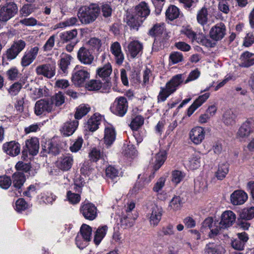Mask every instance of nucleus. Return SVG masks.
Returning a JSON list of instances; mask_svg holds the SVG:
<instances>
[{
    "instance_id": "e2e57ef3",
    "label": "nucleus",
    "mask_w": 254,
    "mask_h": 254,
    "mask_svg": "<svg viewBox=\"0 0 254 254\" xmlns=\"http://www.w3.org/2000/svg\"><path fill=\"white\" fill-rule=\"evenodd\" d=\"M83 140L82 137H78L70 146L69 149L72 152H77L81 148Z\"/></svg>"
},
{
    "instance_id": "bb28decb",
    "label": "nucleus",
    "mask_w": 254,
    "mask_h": 254,
    "mask_svg": "<svg viewBox=\"0 0 254 254\" xmlns=\"http://www.w3.org/2000/svg\"><path fill=\"white\" fill-rule=\"evenodd\" d=\"M25 145L30 154L35 155L38 153L39 149V143L37 137H32L26 140Z\"/></svg>"
},
{
    "instance_id": "338daca9",
    "label": "nucleus",
    "mask_w": 254,
    "mask_h": 254,
    "mask_svg": "<svg viewBox=\"0 0 254 254\" xmlns=\"http://www.w3.org/2000/svg\"><path fill=\"white\" fill-rule=\"evenodd\" d=\"M169 59L173 64H176L182 61L183 56L181 53L174 52L170 54Z\"/></svg>"
},
{
    "instance_id": "a18cd8bd",
    "label": "nucleus",
    "mask_w": 254,
    "mask_h": 254,
    "mask_svg": "<svg viewBox=\"0 0 254 254\" xmlns=\"http://www.w3.org/2000/svg\"><path fill=\"white\" fill-rule=\"evenodd\" d=\"M108 230L107 226L99 227L96 231L94 241L96 245H99L106 234Z\"/></svg>"
},
{
    "instance_id": "72a5a7b5",
    "label": "nucleus",
    "mask_w": 254,
    "mask_h": 254,
    "mask_svg": "<svg viewBox=\"0 0 254 254\" xmlns=\"http://www.w3.org/2000/svg\"><path fill=\"white\" fill-rule=\"evenodd\" d=\"M254 54L249 52L243 53L240 57V65L243 67H249L254 64V59L251 58Z\"/></svg>"
},
{
    "instance_id": "7ed1b4c3",
    "label": "nucleus",
    "mask_w": 254,
    "mask_h": 254,
    "mask_svg": "<svg viewBox=\"0 0 254 254\" xmlns=\"http://www.w3.org/2000/svg\"><path fill=\"white\" fill-rule=\"evenodd\" d=\"M89 78L90 72L86 67L79 65L75 66L71 76V81L75 85L82 86Z\"/></svg>"
},
{
    "instance_id": "49530a36",
    "label": "nucleus",
    "mask_w": 254,
    "mask_h": 254,
    "mask_svg": "<svg viewBox=\"0 0 254 254\" xmlns=\"http://www.w3.org/2000/svg\"><path fill=\"white\" fill-rule=\"evenodd\" d=\"M180 14L179 8L175 5L169 6L166 11V16L170 20L178 18Z\"/></svg>"
},
{
    "instance_id": "052dcab7",
    "label": "nucleus",
    "mask_w": 254,
    "mask_h": 254,
    "mask_svg": "<svg viewBox=\"0 0 254 254\" xmlns=\"http://www.w3.org/2000/svg\"><path fill=\"white\" fill-rule=\"evenodd\" d=\"M102 86L101 82L99 80H91L87 84V88L89 90H99Z\"/></svg>"
},
{
    "instance_id": "39448f33",
    "label": "nucleus",
    "mask_w": 254,
    "mask_h": 254,
    "mask_svg": "<svg viewBox=\"0 0 254 254\" xmlns=\"http://www.w3.org/2000/svg\"><path fill=\"white\" fill-rule=\"evenodd\" d=\"M254 130V118H250L239 127L236 137L240 140L247 138Z\"/></svg>"
},
{
    "instance_id": "4468645a",
    "label": "nucleus",
    "mask_w": 254,
    "mask_h": 254,
    "mask_svg": "<svg viewBox=\"0 0 254 254\" xmlns=\"http://www.w3.org/2000/svg\"><path fill=\"white\" fill-rule=\"evenodd\" d=\"M39 50V49L37 46H35L27 50L21 58V65L23 67H26L30 65L36 58Z\"/></svg>"
},
{
    "instance_id": "423d86ee",
    "label": "nucleus",
    "mask_w": 254,
    "mask_h": 254,
    "mask_svg": "<svg viewBox=\"0 0 254 254\" xmlns=\"http://www.w3.org/2000/svg\"><path fill=\"white\" fill-rule=\"evenodd\" d=\"M18 12V7L14 2H9L0 7V21L6 22Z\"/></svg>"
},
{
    "instance_id": "ea45409f",
    "label": "nucleus",
    "mask_w": 254,
    "mask_h": 254,
    "mask_svg": "<svg viewBox=\"0 0 254 254\" xmlns=\"http://www.w3.org/2000/svg\"><path fill=\"white\" fill-rule=\"evenodd\" d=\"M13 184L15 188L19 189L25 181V177L23 173L16 172L12 176Z\"/></svg>"
},
{
    "instance_id": "b1692460",
    "label": "nucleus",
    "mask_w": 254,
    "mask_h": 254,
    "mask_svg": "<svg viewBox=\"0 0 254 254\" xmlns=\"http://www.w3.org/2000/svg\"><path fill=\"white\" fill-rule=\"evenodd\" d=\"M78 124L77 120L67 122L62 127L60 131L64 136H69L74 132Z\"/></svg>"
},
{
    "instance_id": "dca6fc26",
    "label": "nucleus",
    "mask_w": 254,
    "mask_h": 254,
    "mask_svg": "<svg viewBox=\"0 0 254 254\" xmlns=\"http://www.w3.org/2000/svg\"><path fill=\"white\" fill-rule=\"evenodd\" d=\"M35 71L38 75L51 78L55 75V65L49 64H41L37 66Z\"/></svg>"
},
{
    "instance_id": "864d4df0",
    "label": "nucleus",
    "mask_w": 254,
    "mask_h": 254,
    "mask_svg": "<svg viewBox=\"0 0 254 254\" xmlns=\"http://www.w3.org/2000/svg\"><path fill=\"white\" fill-rule=\"evenodd\" d=\"M143 118L140 116H137L132 120L130 124V127L132 130H137L143 125Z\"/></svg>"
},
{
    "instance_id": "ddd939ff",
    "label": "nucleus",
    "mask_w": 254,
    "mask_h": 254,
    "mask_svg": "<svg viewBox=\"0 0 254 254\" xmlns=\"http://www.w3.org/2000/svg\"><path fill=\"white\" fill-rule=\"evenodd\" d=\"M116 131L114 127L110 124H106L105 125L104 131V142L105 145L110 147L116 140Z\"/></svg>"
},
{
    "instance_id": "c85d7f7f",
    "label": "nucleus",
    "mask_w": 254,
    "mask_h": 254,
    "mask_svg": "<svg viewBox=\"0 0 254 254\" xmlns=\"http://www.w3.org/2000/svg\"><path fill=\"white\" fill-rule=\"evenodd\" d=\"M71 59L72 57L69 55L65 54H62L61 55V59L58 63V65L63 73H67Z\"/></svg>"
},
{
    "instance_id": "a19ab883",
    "label": "nucleus",
    "mask_w": 254,
    "mask_h": 254,
    "mask_svg": "<svg viewBox=\"0 0 254 254\" xmlns=\"http://www.w3.org/2000/svg\"><path fill=\"white\" fill-rule=\"evenodd\" d=\"M165 182L166 178L164 177H161L155 183L153 188V191L157 193L158 197L161 200H164L166 198L165 196H163L161 193H160V191L165 185Z\"/></svg>"
},
{
    "instance_id": "8fccbe9b",
    "label": "nucleus",
    "mask_w": 254,
    "mask_h": 254,
    "mask_svg": "<svg viewBox=\"0 0 254 254\" xmlns=\"http://www.w3.org/2000/svg\"><path fill=\"white\" fill-rule=\"evenodd\" d=\"M242 219L251 220L254 218V206L247 207L244 208L240 214Z\"/></svg>"
},
{
    "instance_id": "c9c22d12",
    "label": "nucleus",
    "mask_w": 254,
    "mask_h": 254,
    "mask_svg": "<svg viewBox=\"0 0 254 254\" xmlns=\"http://www.w3.org/2000/svg\"><path fill=\"white\" fill-rule=\"evenodd\" d=\"M112 71V66L109 63H107L103 66L98 68L96 70V73L100 77L105 79L109 77Z\"/></svg>"
},
{
    "instance_id": "13d9d810",
    "label": "nucleus",
    "mask_w": 254,
    "mask_h": 254,
    "mask_svg": "<svg viewBox=\"0 0 254 254\" xmlns=\"http://www.w3.org/2000/svg\"><path fill=\"white\" fill-rule=\"evenodd\" d=\"M22 84L18 82L12 84L8 88V92L11 96H15L18 94L21 90Z\"/></svg>"
},
{
    "instance_id": "69168bd1",
    "label": "nucleus",
    "mask_w": 254,
    "mask_h": 254,
    "mask_svg": "<svg viewBox=\"0 0 254 254\" xmlns=\"http://www.w3.org/2000/svg\"><path fill=\"white\" fill-rule=\"evenodd\" d=\"M89 157L93 161H97L103 156V153L97 148H93L89 153Z\"/></svg>"
},
{
    "instance_id": "37998d69",
    "label": "nucleus",
    "mask_w": 254,
    "mask_h": 254,
    "mask_svg": "<svg viewBox=\"0 0 254 254\" xmlns=\"http://www.w3.org/2000/svg\"><path fill=\"white\" fill-rule=\"evenodd\" d=\"M78 19L75 17H71L66 19L65 21L60 22L56 25L55 28H63L66 27L79 25Z\"/></svg>"
},
{
    "instance_id": "9d476101",
    "label": "nucleus",
    "mask_w": 254,
    "mask_h": 254,
    "mask_svg": "<svg viewBox=\"0 0 254 254\" xmlns=\"http://www.w3.org/2000/svg\"><path fill=\"white\" fill-rule=\"evenodd\" d=\"M189 135L190 139L194 144L199 145L205 138V131L203 127L196 126L190 129Z\"/></svg>"
},
{
    "instance_id": "f3484780",
    "label": "nucleus",
    "mask_w": 254,
    "mask_h": 254,
    "mask_svg": "<svg viewBox=\"0 0 254 254\" xmlns=\"http://www.w3.org/2000/svg\"><path fill=\"white\" fill-rule=\"evenodd\" d=\"M143 47L141 42L138 40H133L128 44L127 52L131 58H134L141 55Z\"/></svg>"
},
{
    "instance_id": "6ab92c4d",
    "label": "nucleus",
    "mask_w": 254,
    "mask_h": 254,
    "mask_svg": "<svg viewBox=\"0 0 254 254\" xmlns=\"http://www.w3.org/2000/svg\"><path fill=\"white\" fill-rule=\"evenodd\" d=\"M210 37L215 41H219L226 34V27L223 23H219L213 26L210 30Z\"/></svg>"
},
{
    "instance_id": "4c0bfd02",
    "label": "nucleus",
    "mask_w": 254,
    "mask_h": 254,
    "mask_svg": "<svg viewBox=\"0 0 254 254\" xmlns=\"http://www.w3.org/2000/svg\"><path fill=\"white\" fill-rule=\"evenodd\" d=\"M90 111V107L88 104H82L76 108L74 117L77 120L81 119Z\"/></svg>"
},
{
    "instance_id": "5701e85b",
    "label": "nucleus",
    "mask_w": 254,
    "mask_h": 254,
    "mask_svg": "<svg viewBox=\"0 0 254 254\" xmlns=\"http://www.w3.org/2000/svg\"><path fill=\"white\" fill-rule=\"evenodd\" d=\"M230 199L231 202L233 205H242L247 201L248 195L242 190H237L231 194Z\"/></svg>"
},
{
    "instance_id": "58836bf2",
    "label": "nucleus",
    "mask_w": 254,
    "mask_h": 254,
    "mask_svg": "<svg viewBox=\"0 0 254 254\" xmlns=\"http://www.w3.org/2000/svg\"><path fill=\"white\" fill-rule=\"evenodd\" d=\"M182 200L179 196H174L169 202L168 209L169 211H176L182 207Z\"/></svg>"
},
{
    "instance_id": "de8ad7c7",
    "label": "nucleus",
    "mask_w": 254,
    "mask_h": 254,
    "mask_svg": "<svg viewBox=\"0 0 254 254\" xmlns=\"http://www.w3.org/2000/svg\"><path fill=\"white\" fill-rule=\"evenodd\" d=\"M185 177V174L181 171L174 170L171 173V181L177 185L180 183Z\"/></svg>"
},
{
    "instance_id": "f8f14e48",
    "label": "nucleus",
    "mask_w": 254,
    "mask_h": 254,
    "mask_svg": "<svg viewBox=\"0 0 254 254\" xmlns=\"http://www.w3.org/2000/svg\"><path fill=\"white\" fill-rule=\"evenodd\" d=\"M77 59L84 65H91L94 61V56L89 49L85 47H81L77 53Z\"/></svg>"
},
{
    "instance_id": "2eb2a0df",
    "label": "nucleus",
    "mask_w": 254,
    "mask_h": 254,
    "mask_svg": "<svg viewBox=\"0 0 254 254\" xmlns=\"http://www.w3.org/2000/svg\"><path fill=\"white\" fill-rule=\"evenodd\" d=\"M236 215L231 210L224 211L221 215V219L219 223V229H225L231 226L236 220Z\"/></svg>"
},
{
    "instance_id": "0eeeda50",
    "label": "nucleus",
    "mask_w": 254,
    "mask_h": 254,
    "mask_svg": "<svg viewBox=\"0 0 254 254\" xmlns=\"http://www.w3.org/2000/svg\"><path fill=\"white\" fill-rule=\"evenodd\" d=\"M54 110V105L49 99H41L36 102L35 105L34 112L36 115L39 116L45 113H49Z\"/></svg>"
},
{
    "instance_id": "09e8293b",
    "label": "nucleus",
    "mask_w": 254,
    "mask_h": 254,
    "mask_svg": "<svg viewBox=\"0 0 254 254\" xmlns=\"http://www.w3.org/2000/svg\"><path fill=\"white\" fill-rule=\"evenodd\" d=\"M54 105V110L56 107H60L64 103L65 98L61 92H59L49 99Z\"/></svg>"
},
{
    "instance_id": "4d7b16f0",
    "label": "nucleus",
    "mask_w": 254,
    "mask_h": 254,
    "mask_svg": "<svg viewBox=\"0 0 254 254\" xmlns=\"http://www.w3.org/2000/svg\"><path fill=\"white\" fill-rule=\"evenodd\" d=\"M34 11L33 6L31 4H25L19 10L21 16H27Z\"/></svg>"
},
{
    "instance_id": "4be33fe9",
    "label": "nucleus",
    "mask_w": 254,
    "mask_h": 254,
    "mask_svg": "<svg viewBox=\"0 0 254 254\" xmlns=\"http://www.w3.org/2000/svg\"><path fill=\"white\" fill-rule=\"evenodd\" d=\"M73 163V157L67 155L59 158L57 162V167L63 171H66L71 168Z\"/></svg>"
},
{
    "instance_id": "a878e982",
    "label": "nucleus",
    "mask_w": 254,
    "mask_h": 254,
    "mask_svg": "<svg viewBox=\"0 0 254 254\" xmlns=\"http://www.w3.org/2000/svg\"><path fill=\"white\" fill-rule=\"evenodd\" d=\"M126 21L130 29L135 31H138L139 27L143 22L140 18L136 16L134 13L127 15Z\"/></svg>"
},
{
    "instance_id": "bf43d9fd",
    "label": "nucleus",
    "mask_w": 254,
    "mask_h": 254,
    "mask_svg": "<svg viewBox=\"0 0 254 254\" xmlns=\"http://www.w3.org/2000/svg\"><path fill=\"white\" fill-rule=\"evenodd\" d=\"M87 45L92 49L98 51L100 48L102 43L101 40L97 38H91L88 41Z\"/></svg>"
},
{
    "instance_id": "c03bdc74",
    "label": "nucleus",
    "mask_w": 254,
    "mask_h": 254,
    "mask_svg": "<svg viewBox=\"0 0 254 254\" xmlns=\"http://www.w3.org/2000/svg\"><path fill=\"white\" fill-rule=\"evenodd\" d=\"M92 234V228L89 225L83 224L80 227V231L77 235L85 240L90 241Z\"/></svg>"
},
{
    "instance_id": "680f3d73",
    "label": "nucleus",
    "mask_w": 254,
    "mask_h": 254,
    "mask_svg": "<svg viewBox=\"0 0 254 254\" xmlns=\"http://www.w3.org/2000/svg\"><path fill=\"white\" fill-rule=\"evenodd\" d=\"M106 175L108 178L114 180L119 175V171L114 167L110 166L106 168Z\"/></svg>"
},
{
    "instance_id": "20e7f679",
    "label": "nucleus",
    "mask_w": 254,
    "mask_h": 254,
    "mask_svg": "<svg viewBox=\"0 0 254 254\" xmlns=\"http://www.w3.org/2000/svg\"><path fill=\"white\" fill-rule=\"evenodd\" d=\"M128 108V103L127 99L124 97L117 98L110 109L115 115L119 117H123L126 114Z\"/></svg>"
},
{
    "instance_id": "e433bc0d",
    "label": "nucleus",
    "mask_w": 254,
    "mask_h": 254,
    "mask_svg": "<svg viewBox=\"0 0 254 254\" xmlns=\"http://www.w3.org/2000/svg\"><path fill=\"white\" fill-rule=\"evenodd\" d=\"M224 250L220 245L209 243L205 247V254H222Z\"/></svg>"
},
{
    "instance_id": "f704fd0d",
    "label": "nucleus",
    "mask_w": 254,
    "mask_h": 254,
    "mask_svg": "<svg viewBox=\"0 0 254 254\" xmlns=\"http://www.w3.org/2000/svg\"><path fill=\"white\" fill-rule=\"evenodd\" d=\"M215 223L213 224V219L211 217H208L205 219L203 223V226L204 227H208L210 230L209 234L210 237H213L216 236L219 232L220 230L219 227L216 226L215 227Z\"/></svg>"
},
{
    "instance_id": "9b49d317",
    "label": "nucleus",
    "mask_w": 254,
    "mask_h": 254,
    "mask_svg": "<svg viewBox=\"0 0 254 254\" xmlns=\"http://www.w3.org/2000/svg\"><path fill=\"white\" fill-rule=\"evenodd\" d=\"M80 212L86 219L90 221L94 220L97 215V208L91 203L82 204L80 208Z\"/></svg>"
},
{
    "instance_id": "cd10ccee",
    "label": "nucleus",
    "mask_w": 254,
    "mask_h": 254,
    "mask_svg": "<svg viewBox=\"0 0 254 254\" xmlns=\"http://www.w3.org/2000/svg\"><path fill=\"white\" fill-rule=\"evenodd\" d=\"M101 117L96 114L91 116L87 122L86 128L91 131H94L99 127Z\"/></svg>"
},
{
    "instance_id": "412c9836",
    "label": "nucleus",
    "mask_w": 254,
    "mask_h": 254,
    "mask_svg": "<svg viewBox=\"0 0 254 254\" xmlns=\"http://www.w3.org/2000/svg\"><path fill=\"white\" fill-rule=\"evenodd\" d=\"M110 51L114 56L116 64H122L125 58L120 43L118 42L112 43L111 45Z\"/></svg>"
},
{
    "instance_id": "5fc2aeb1",
    "label": "nucleus",
    "mask_w": 254,
    "mask_h": 254,
    "mask_svg": "<svg viewBox=\"0 0 254 254\" xmlns=\"http://www.w3.org/2000/svg\"><path fill=\"white\" fill-rule=\"evenodd\" d=\"M174 234V226L171 224H169L167 226L163 227L158 233V235L160 236H171Z\"/></svg>"
},
{
    "instance_id": "2f4dec72",
    "label": "nucleus",
    "mask_w": 254,
    "mask_h": 254,
    "mask_svg": "<svg viewBox=\"0 0 254 254\" xmlns=\"http://www.w3.org/2000/svg\"><path fill=\"white\" fill-rule=\"evenodd\" d=\"M166 159V153L164 151H162L156 154L154 158L152 160L153 164V168L156 171L158 170L164 164Z\"/></svg>"
},
{
    "instance_id": "603ef678",
    "label": "nucleus",
    "mask_w": 254,
    "mask_h": 254,
    "mask_svg": "<svg viewBox=\"0 0 254 254\" xmlns=\"http://www.w3.org/2000/svg\"><path fill=\"white\" fill-rule=\"evenodd\" d=\"M135 207V203L130 201L127 204V206L125 208V211L127 213V215H123L122 216V221H125L127 219H128L129 221L134 220V218H132L130 214V212Z\"/></svg>"
},
{
    "instance_id": "79ce46f5",
    "label": "nucleus",
    "mask_w": 254,
    "mask_h": 254,
    "mask_svg": "<svg viewBox=\"0 0 254 254\" xmlns=\"http://www.w3.org/2000/svg\"><path fill=\"white\" fill-rule=\"evenodd\" d=\"M228 172V164L223 163L219 165L218 170L215 173V176L218 180H222L225 178Z\"/></svg>"
},
{
    "instance_id": "f257e3e1",
    "label": "nucleus",
    "mask_w": 254,
    "mask_h": 254,
    "mask_svg": "<svg viewBox=\"0 0 254 254\" xmlns=\"http://www.w3.org/2000/svg\"><path fill=\"white\" fill-rule=\"evenodd\" d=\"M100 9L96 4H91L88 6H83L79 9L77 16L81 23L88 24L94 22L98 17Z\"/></svg>"
},
{
    "instance_id": "7c9ffc66",
    "label": "nucleus",
    "mask_w": 254,
    "mask_h": 254,
    "mask_svg": "<svg viewBox=\"0 0 254 254\" xmlns=\"http://www.w3.org/2000/svg\"><path fill=\"white\" fill-rule=\"evenodd\" d=\"M236 115L231 110H226L222 116V121L227 126H232L236 123Z\"/></svg>"
},
{
    "instance_id": "6e6d98bb",
    "label": "nucleus",
    "mask_w": 254,
    "mask_h": 254,
    "mask_svg": "<svg viewBox=\"0 0 254 254\" xmlns=\"http://www.w3.org/2000/svg\"><path fill=\"white\" fill-rule=\"evenodd\" d=\"M164 30V24H156L149 31L151 36H157L161 34Z\"/></svg>"
},
{
    "instance_id": "393cba45",
    "label": "nucleus",
    "mask_w": 254,
    "mask_h": 254,
    "mask_svg": "<svg viewBox=\"0 0 254 254\" xmlns=\"http://www.w3.org/2000/svg\"><path fill=\"white\" fill-rule=\"evenodd\" d=\"M150 12L147 4L145 2H141L136 6L133 13L144 21L150 14Z\"/></svg>"
},
{
    "instance_id": "c756f323",
    "label": "nucleus",
    "mask_w": 254,
    "mask_h": 254,
    "mask_svg": "<svg viewBox=\"0 0 254 254\" xmlns=\"http://www.w3.org/2000/svg\"><path fill=\"white\" fill-rule=\"evenodd\" d=\"M188 167L192 170L197 169L200 164V157L198 153H195L190 155L185 162Z\"/></svg>"
},
{
    "instance_id": "774afa93",
    "label": "nucleus",
    "mask_w": 254,
    "mask_h": 254,
    "mask_svg": "<svg viewBox=\"0 0 254 254\" xmlns=\"http://www.w3.org/2000/svg\"><path fill=\"white\" fill-rule=\"evenodd\" d=\"M19 74V71L16 67H12L6 71V75L9 79L16 80Z\"/></svg>"
},
{
    "instance_id": "aec40b11",
    "label": "nucleus",
    "mask_w": 254,
    "mask_h": 254,
    "mask_svg": "<svg viewBox=\"0 0 254 254\" xmlns=\"http://www.w3.org/2000/svg\"><path fill=\"white\" fill-rule=\"evenodd\" d=\"M2 148L4 152L11 156H16L20 152V145L15 141L4 143Z\"/></svg>"
},
{
    "instance_id": "473e14b6",
    "label": "nucleus",
    "mask_w": 254,
    "mask_h": 254,
    "mask_svg": "<svg viewBox=\"0 0 254 254\" xmlns=\"http://www.w3.org/2000/svg\"><path fill=\"white\" fill-rule=\"evenodd\" d=\"M208 19L209 14L207 8L203 7L198 10L196 15V20L199 24L204 25L207 23Z\"/></svg>"
},
{
    "instance_id": "6e6552de",
    "label": "nucleus",
    "mask_w": 254,
    "mask_h": 254,
    "mask_svg": "<svg viewBox=\"0 0 254 254\" xmlns=\"http://www.w3.org/2000/svg\"><path fill=\"white\" fill-rule=\"evenodd\" d=\"M25 45V42L22 40L14 42L10 48L7 50L5 55L6 58L9 61L14 59L24 49Z\"/></svg>"
},
{
    "instance_id": "f03ea898",
    "label": "nucleus",
    "mask_w": 254,
    "mask_h": 254,
    "mask_svg": "<svg viewBox=\"0 0 254 254\" xmlns=\"http://www.w3.org/2000/svg\"><path fill=\"white\" fill-rule=\"evenodd\" d=\"M183 82L182 74L175 75L168 82L165 87H161L157 97L158 102H164L172 93L176 91L178 87Z\"/></svg>"
},
{
    "instance_id": "a211bd4d",
    "label": "nucleus",
    "mask_w": 254,
    "mask_h": 254,
    "mask_svg": "<svg viewBox=\"0 0 254 254\" xmlns=\"http://www.w3.org/2000/svg\"><path fill=\"white\" fill-rule=\"evenodd\" d=\"M181 33L187 36L192 42L194 41L203 44L205 41L203 34L198 35L189 27H183L181 30Z\"/></svg>"
},
{
    "instance_id": "3c124183",
    "label": "nucleus",
    "mask_w": 254,
    "mask_h": 254,
    "mask_svg": "<svg viewBox=\"0 0 254 254\" xmlns=\"http://www.w3.org/2000/svg\"><path fill=\"white\" fill-rule=\"evenodd\" d=\"M77 35V30L74 29L61 33L60 36L62 40L64 42H67L75 38Z\"/></svg>"
},
{
    "instance_id": "0e129e2a",
    "label": "nucleus",
    "mask_w": 254,
    "mask_h": 254,
    "mask_svg": "<svg viewBox=\"0 0 254 254\" xmlns=\"http://www.w3.org/2000/svg\"><path fill=\"white\" fill-rule=\"evenodd\" d=\"M55 35L50 37L43 47L44 51L48 52L52 50L55 45Z\"/></svg>"
},
{
    "instance_id": "1a4fd4ad",
    "label": "nucleus",
    "mask_w": 254,
    "mask_h": 254,
    "mask_svg": "<svg viewBox=\"0 0 254 254\" xmlns=\"http://www.w3.org/2000/svg\"><path fill=\"white\" fill-rule=\"evenodd\" d=\"M162 207L154 204L150 208L148 214V219L151 226L155 227L158 225L160 221L162 215Z\"/></svg>"
}]
</instances>
